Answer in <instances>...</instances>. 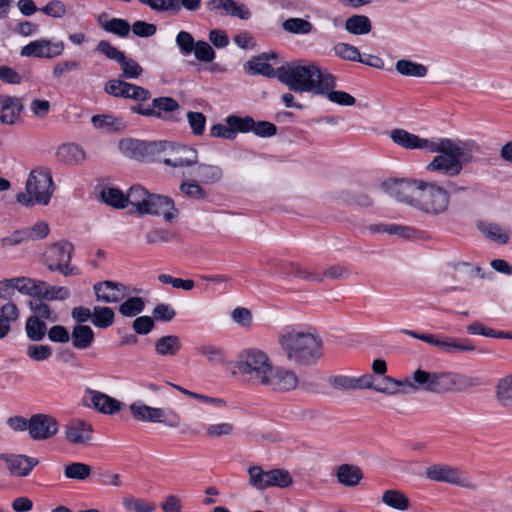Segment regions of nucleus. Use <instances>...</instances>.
I'll return each instance as SVG.
<instances>
[{"instance_id":"nucleus-56","label":"nucleus","mask_w":512,"mask_h":512,"mask_svg":"<svg viewBox=\"0 0 512 512\" xmlns=\"http://www.w3.org/2000/svg\"><path fill=\"white\" fill-rule=\"evenodd\" d=\"M227 125L215 124L210 129V135L216 138L234 140L239 130L226 120Z\"/></svg>"},{"instance_id":"nucleus-35","label":"nucleus","mask_w":512,"mask_h":512,"mask_svg":"<svg viewBox=\"0 0 512 512\" xmlns=\"http://www.w3.org/2000/svg\"><path fill=\"white\" fill-rule=\"evenodd\" d=\"M150 193L142 186H132L126 195L127 204L130 203L137 212L143 215V208L147 205Z\"/></svg>"},{"instance_id":"nucleus-59","label":"nucleus","mask_w":512,"mask_h":512,"mask_svg":"<svg viewBox=\"0 0 512 512\" xmlns=\"http://www.w3.org/2000/svg\"><path fill=\"white\" fill-rule=\"evenodd\" d=\"M251 74H260L269 78L277 76V70L268 64L262 58L255 59L249 62Z\"/></svg>"},{"instance_id":"nucleus-32","label":"nucleus","mask_w":512,"mask_h":512,"mask_svg":"<svg viewBox=\"0 0 512 512\" xmlns=\"http://www.w3.org/2000/svg\"><path fill=\"white\" fill-rule=\"evenodd\" d=\"M14 282L16 291L19 293L32 296L34 298H40L42 287H44V281L21 276L14 277Z\"/></svg>"},{"instance_id":"nucleus-38","label":"nucleus","mask_w":512,"mask_h":512,"mask_svg":"<svg viewBox=\"0 0 512 512\" xmlns=\"http://www.w3.org/2000/svg\"><path fill=\"white\" fill-rule=\"evenodd\" d=\"M282 28L291 34L306 35L312 32L313 25L306 19L292 17L283 21Z\"/></svg>"},{"instance_id":"nucleus-50","label":"nucleus","mask_w":512,"mask_h":512,"mask_svg":"<svg viewBox=\"0 0 512 512\" xmlns=\"http://www.w3.org/2000/svg\"><path fill=\"white\" fill-rule=\"evenodd\" d=\"M123 506L129 511L135 512H153L156 509L154 503L146 502L142 499L133 496H126L123 498Z\"/></svg>"},{"instance_id":"nucleus-60","label":"nucleus","mask_w":512,"mask_h":512,"mask_svg":"<svg viewBox=\"0 0 512 512\" xmlns=\"http://www.w3.org/2000/svg\"><path fill=\"white\" fill-rule=\"evenodd\" d=\"M197 60L202 62H211L215 58V52L206 41H197L193 49Z\"/></svg>"},{"instance_id":"nucleus-15","label":"nucleus","mask_w":512,"mask_h":512,"mask_svg":"<svg viewBox=\"0 0 512 512\" xmlns=\"http://www.w3.org/2000/svg\"><path fill=\"white\" fill-rule=\"evenodd\" d=\"M227 121L235 126L240 133L253 132L259 137H271L274 136L277 132V127L273 123L268 121L256 122L250 116L241 118L235 115H231L227 117Z\"/></svg>"},{"instance_id":"nucleus-11","label":"nucleus","mask_w":512,"mask_h":512,"mask_svg":"<svg viewBox=\"0 0 512 512\" xmlns=\"http://www.w3.org/2000/svg\"><path fill=\"white\" fill-rule=\"evenodd\" d=\"M73 245L67 241L53 244L45 255V263L50 271H59L64 276L78 275L79 270L70 266Z\"/></svg>"},{"instance_id":"nucleus-36","label":"nucleus","mask_w":512,"mask_h":512,"mask_svg":"<svg viewBox=\"0 0 512 512\" xmlns=\"http://www.w3.org/2000/svg\"><path fill=\"white\" fill-rule=\"evenodd\" d=\"M45 300L46 299L42 298H34L29 301V308L33 312V316H38V318L42 320L57 322L58 315L50 308Z\"/></svg>"},{"instance_id":"nucleus-9","label":"nucleus","mask_w":512,"mask_h":512,"mask_svg":"<svg viewBox=\"0 0 512 512\" xmlns=\"http://www.w3.org/2000/svg\"><path fill=\"white\" fill-rule=\"evenodd\" d=\"M129 410L134 420L144 423H160L168 427H177L180 417L173 411L146 405L142 401H135L129 405Z\"/></svg>"},{"instance_id":"nucleus-30","label":"nucleus","mask_w":512,"mask_h":512,"mask_svg":"<svg viewBox=\"0 0 512 512\" xmlns=\"http://www.w3.org/2000/svg\"><path fill=\"white\" fill-rule=\"evenodd\" d=\"M382 503L394 510L404 512L410 507L408 496L398 489L385 490L381 497Z\"/></svg>"},{"instance_id":"nucleus-58","label":"nucleus","mask_w":512,"mask_h":512,"mask_svg":"<svg viewBox=\"0 0 512 512\" xmlns=\"http://www.w3.org/2000/svg\"><path fill=\"white\" fill-rule=\"evenodd\" d=\"M128 82L120 79H112L105 83L104 91L114 97L126 98Z\"/></svg>"},{"instance_id":"nucleus-42","label":"nucleus","mask_w":512,"mask_h":512,"mask_svg":"<svg viewBox=\"0 0 512 512\" xmlns=\"http://www.w3.org/2000/svg\"><path fill=\"white\" fill-rule=\"evenodd\" d=\"M101 199L108 205L115 208H125L127 206V199L124 193L113 187H106L101 191Z\"/></svg>"},{"instance_id":"nucleus-46","label":"nucleus","mask_w":512,"mask_h":512,"mask_svg":"<svg viewBox=\"0 0 512 512\" xmlns=\"http://www.w3.org/2000/svg\"><path fill=\"white\" fill-rule=\"evenodd\" d=\"M119 147L126 156L134 159H140L146 150V145L144 142L133 139L121 140Z\"/></svg>"},{"instance_id":"nucleus-57","label":"nucleus","mask_w":512,"mask_h":512,"mask_svg":"<svg viewBox=\"0 0 512 512\" xmlns=\"http://www.w3.org/2000/svg\"><path fill=\"white\" fill-rule=\"evenodd\" d=\"M335 54L345 60L357 61L360 60V52L357 47L347 44L338 43L334 46Z\"/></svg>"},{"instance_id":"nucleus-19","label":"nucleus","mask_w":512,"mask_h":512,"mask_svg":"<svg viewBox=\"0 0 512 512\" xmlns=\"http://www.w3.org/2000/svg\"><path fill=\"white\" fill-rule=\"evenodd\" d=\"M144 214L163 216L166 221L170 222L176 218L178 210L175 208L174 201L171 198L150 194L147 205L143 208Z\"/></svg>"},{"instance_id":"nucleus-63","label":"nucleus","mask_w":512,"mask_h":512,"mask_svg":"<svg viewBox=\"0 0 512 512\" xmlns=\"http://www.w3.org/2000/svg\"><path fill=\"white\" fill-rule=\"evenodd\" d=\"M198 354L204 356L210 362L223 360V351L215 345H201L196 348Z\"/></svg>"},{"instance_id":"nucleus-45","label":"nucleus","mask_w":512,"mask_h":512,"mask_svg":"<svg viewBox=\"0 0 512 512\" xmlns=\"http://www.w3.org/2000/svg\"><path fill=\"white\" fill-rule=\"evenodd\" d=\"M234 432L235 425L228 421L210 424L205 429L206 436L211 439L229 437L232 436Z\"/></svg>"},{"instance_id":"nucleus-48","label":"nucleus","mask_w":512,"mask_h":512,"mask_svg":"<svg viewBox=\"0 0 512 512\" xmlns=\"http://www.w3.org/2000/svg\"><path fill=\"white\" fill-rule=\"evenodd\" d=\"M71 292L67 287L64 286H51L44 281V287H42L40 298L49 301L53 300H66L70 297Z\"/></svg>"},{"instance_id":"nucleus-2","label":"nucleus","mask_w":512,"mask_h":512,"mask_svg":"<svg viewBox=\"0 0 512 512\" xmlns=\"http://www.w3.org/2000/svg\"><path fill=\"white\" fill-rule=\"evenodd\" d=\"M381 188L397 202L429 216L443 215L450 206V193L435 181L389 178L381 183Z\"/></svg>"},{"instance_id":"nucleus-33","label":"nucleus","mask_w":512,"mask_h":512,"mask_svg":"<svg viewBox=\"0 0 512 512\" xmlns=\"http://www.w3.org/2000/svg\"><path fill=\"white\" fill-rule=\"evenodd\" d=\"M25 332L31 341L39 342L44 339L47 333V325L38 316L31 315L26 320Z\"/></svg>"},{"instance_id":"nucleus-10","label":"nucleus","mask_w":512,"mask_h":512,"mask_svg":"<svg viewBox=\"0 0 512 512\" xmlns=\"http://www.w3.org/2000/svg\"><path fill=\"white\" fill-rule=\"evenodd\" d=\"M179 110V103L174 98L169 96L154 98L152 100L151 106L139 104L131 107V111L138 115L172 122L180 121V118L175 114Z\"/></svg>"},{"instance_id":"nucleus-52","label":"nucleus","mask_w":512,"mask_h":512,"mask_svg":"<svg viewBox=\"0 0 512 512\" xmlns=\"http://www.w3.org/2000/svg\"><path fill=\"white\" fill-rule=\"evenodd\" d=\"M27 241L44 239L50 231L46 221H38L33 226L23 229Z\"/></svg>"},{"instance_id":"nucleus-47","label":"nucleus","mask_w":512,"mask_h":512,"mask_svg":"<svg viewBox=\"0 0 512 512\" xmlns=\"http://www.w3.org/2000/svg\"><path fill=\"white\" fill-rule=\"evenodd\" d=\"M138 2L157 13L177 12L180 10L177 0H138Z\"/></svg>"},{"instance_id":"nucleus-7","label":"nucleus","mask_w":512,"mask_h":512,"mask_svg":"<svg viewBox=\"0 0 512 512\" xmlns=\"http://www.w3.org/2000/svg\"><path fill=\"white\" fill-rule=\"evenodd\" d=\"M54 190L51 171L45 167H36L27 177L25 191L16 194V201L24 207L46 206Z\"/></svg>"},{"instance_id":"nucleus-3","label":"nucleus","mask_w":512,"mask_h":512,"mask_svg":"<svg viewBox=\"0 0 512 512\" xmlns=\"http://www.w3.org/2000/svg\"><path fill=\"white\" fill-rule=\"evenodd\" d=\"M235 368L246 382L271 391L288 392L299 385L295 371L274 366L268 354L258 348L244 349L236 361Z\"/></svg>"},{"instance_id":"nucleus-18","label":"nucleus","mask_w":512,"mask_h":512,"mask_svg":"<svg viewBox=\"0 0 512 512\" xmlns=\"http://www.w3.org/2000/svg\"><path fill=\"white\" fill-rule=\"evenodd\" d=\"M29 435L33 440H46L58 432V422L52 416L36 414L30 418Z\"/></svg>"},{"instance_id":"nucleus-62","label":"nucleus","mask_w":512,"mask_h":512,"mask_svg":"<svg viewBox=\"0 0 512 512\" xmlns=\"http://www.w3.org/2000/svg\"><path fill=\"white\" fill-rule=\"evenodd\" d=\"M30 112L35 118L44 119L51 110V103L45 99H33L29 106Z\"/></svg>"},{"instance_id":"nucleus-4","label":"nucleus","mask_w":512,"mask_h":512,"mask_svg":"<svg viewBox=\"0 0 512 512\" xmlns=\"http://www.w3.org/2000/svg\"><path fill=\"white\" fill-rule=\"evenodd\" d=\"M278 344L287 361L295 367H309L323 356V341L319 334L286 328L278 335Z\"/></svg>"},{"instance_id":"nucleus-5","label":"nucleus","mask_w":512,"mask_h":512,"mask_svg":"<svg viewBox=\"0 0 512 512\" xmlns=\"http://www.w3.org/2000/svg\"><path fill=\"white\" fill-rule=\"evenodd\" d=\"M408 384V387L414 391L424 390L443 394L472 389L480 386L481 380L477 377L453 372H429L419 368L412 373V381L408 380Z\"/></svg>"},{"instance_id":"nucleus-37","label":"nucleus","mask_w":512,"mask_h":512,"mask_svg":"<svg viewBox=\"0 0 512 512\" xmlns=\"http://www.w3.org/2000/svg\"><path fill=\"white\" fill-rule=\"evenodd\" d=\"M408 385V379L398 380L390 376H384L382 379V383L376 385V387H374V390L378 393L393 396L398 393H401V388L408 387Z\"/></svg>"},{"instance_id":"nucleus-34","label":"nucleus","mask_w":512,"mask_h":512,"mask_svg":"<svg viewBox=\"0 0 512 512\" xmlns=\"http://www.w3.org/2000/svg\"><path fill=\"white\" fill-rule=\"evenodd\" d=\"M345 29L354 35H364L371 31L372 24L366 15H353L346 19Z\"/></svg>"},{"instance_id":"nucleus-39","label":"nucleus","mask_w":512,"mask_h":512,"mask_svg":"<svg viewBox=\"0 0 512 512\" xmlns=\"http://www.w3.org/2000/svg\"><path fill=\"white\" fill-rule=\"evenodd\" d=\"M114 311L107 306H95L93 308L92 323L98 328H107L114 323Z\"/></svg>"},{"instance_id":"nucleus-8","label":"nucleus","mask_w":512,"mask_h":512,"mask_svg":"<svg viewBox=\"0 0 512 512\" xmlns=\"http://www.w3.org/2000/svg\"><path fill=\"white\" fill-rule=\"evenodd\" d=\"M249 484L257 490H265L269 487L287 488L293 480L287 470L275 468L264 471L260 466L254 465L248 468Z\"/></svg>"},{"instance_id":"nucleus-14","label":"nucleus","mask_w":512,"mask_h":512,"mask_svg":"<svg viewBox=\"0 0 512 512\" xmlns=\"http://www.w3.org/2000/svg\"><path fill=\"white\" fill-rule=\"evenodd\" d=\"M93 426L82 419H72L64 428V439L74 446H87L93 438Z\"/></svg>"},{"instance_id":"nucleus-23","label":"nucleus","mask_w":512,"mask_h":512,"mask_svg":"<svg viewBox=\"0 0 512 512\" xmlns=\"http://www.w3.org/2000/svg\"><path fill=\"white\" fill-rule=\"evenodd\" d=\"M323 85L319 90L320 95H326L328 100L340 106H353L356 99L347 92L334 90L336 78L330 73L326 75Z\"/></svg>"},{"instance_id":"nucleus-43","label":"nucleus","mask_w":512,"mask_h":512,"mask_svg":"<svg viewBox=\"0 0 512 512\" xmlns=\"http://www.w3.org/2000/svg\"><path fill=\"white\" fill-rule=\"evenodd\" d=\"M145 302L141 297H128L119 306V313L124 317H134L143 312Z\"/></svg>"},{"instance_id":"nucleus-26","label":"nucleus","mask_w":512,"mask_h":512,"mask_svg":"<svg viewBox=\"0 0 512 512\" xmlns=\"http://www.w3.org/2000/svg\"><path fill=\"white\" fill-rule=\"evenodd\" d=\"M337 481L345 487L357 486L363 478L362 470L353 464H341L336 469Z\"/></svg>"},{"instance_id":"nucleus-40","label":"nucleus","mask_w":512,"mask_h":512,"mask_svg":"<svg viewBox=\"0 0 512 512\" xmlns=\"http://www.w3.org/2000/svg\"><path fill=\"white\" fill-rule=\"evenodd\" d=\"M91 122L96 129L105 130L107 132L121 130L124 125L119 118L112 115H94Z\"/></svg>"},{"instance_id":"nucleus-17","label":"nucleus","mask_w":512,"mask_h":512,"mask_svg":"<svg viewBox=\"0 0 512 512\" xmlns=\"http://www.w3.org/2000/svg\"><path fill=\"white\" fill-rule=\"evenodd\" d=\"M93 290L96 299L107 304L118 303L130 294L128 286L110 280L96 283Z\"/></svg>"},{"instance_id":"nucleus-51","label":"nucleus","mask_w":512,"mask_h":512,"mask_svg":"<svg viewBox=\"0 0 512 512\" xmlns=\"http://www.w3.org/2000/svg\"><path fill=\"white\" fill-rule=\"evenodd\" d=\"M118 63L121 66L122 77L126 79H136L142 72V67L133 59L127 58L123 55V59H120Z\"/></svg>"},{"instance_id":"nucleus-22","label":"nucleus","mask_w":512,"mask_h":512,"mask_svg":"<svg viewBox=\"0 0 512 512\" xmlns=\"http://www.w3.org/2000/svg\"><path fill=\"white\" fill-rule=\"evenodd\" d=\"M87 394L90 396V404H87L88 406L95 409L97 412L105 415H113L117 412H119L122 408V403L97 390L88 389Z\"/></svg>"},{"instance_id":"nucleus-28","label":"nucleus","mask_w":512,"mask_h":512,"mask_svg":"<svg viewBox=\"0 0 512 512\" xmlns=\"http://www.w3.org/2000/svg\"><path fill=\"white\" fill-rule=\"evenodd\" d=\"M72 345L77 350L89 349L95 339L92 328L88 325H76L71 332Z\"/></svg>"},{"instance_id":"nucleus-12","label":"nucleus","mask_w":512,"mask_h":512,"mask_svg":"<svg viewBox=\"0 0 512 512\" xmlns=\"http://www.w3.org/2000/svg\"><path fill=\"white\" fill-rule=\"evenodd\" d=\"M425 474L432 481L446 482L469 490L477 489V485L466 472L453 466L444 464L431 465L426 469Z\"/></svg>"},{"instance_id":"nucleus-25","label":"nucleus","mask_w":512,"mask_h":512,"mask_svg":"<svg viewBox=\"0 0 512 512\" xmlns=\"http://www.w3.org/2000/svg\"><path fill=\"white\" fill-rule=\"evenodd\" d=\"M56 156L64 164L77 166L86 159V153L82 147L74 143H65L58 147Z\"/></svg>"},{"instance_id":"nucleus-27","label":"nucleus","mask_w":512,"mask_h":512,"mask_svg":"<svg viewBox=\"0 0 512 512\" xmlns=\"http://www.w3.org/2000/svg\"><path fill=\"white\" fill-rule=\"evenodd\" d=\"M20 317V311L17 305L8 301L0 309V339L5 338L10 330L11 324L16 322Z\"/></svg>"},{"instance_id":"nucleus-64","label":"nucleus","mask_w":512,"mask_h":512,"mask_svg":"<svg viewBox=\"0 0 512 512\" xmlns=\"http://www.w3.org/2000/svg\"><path fill=\"white\" fill-rule=\"evenodd\" d=\"M179 188L180 191L189 198L200 200L206 197L205 190L197 183L183 182Z\"/></svg>"},{"instance_id":"nucleus-20","label":"nucleus","mask_w":512,"mask_h":512,"mask_svg":"<svg viewBox=\"0 0 512 512\" xmlns=\"http://www.w3.org/2000/svg\"><path fill=\"white\" fill-rule=\"evenodd\" d=\"M0 460L7 464L9 472L18 477H25L38 465L37 458L26 455L0 454Z\"/></svg>"},{"instance_id":"nucleus-41","label":"nucleus","mask_w":512,"mask_h":512,"mask_svg":"<svg viewBox=\"0 0 512 512\" xmlns=\"http://www.w3.org/2000/svg\"><path fill=\"white\" fill-rule=\"evenodd\" d=\"M197 176L200 182L204 184H213L222 178L223 172L219 166L201 164L197 168Z\"/></svg>"},{"instance_id":"nucleus-21","label":"nucleus","mask_w":512,"mask_h":512,"mask_svg":"<svg viewBox=\"0 0 512 512\" xmlns=\"http://www.w3.org/2000/svg\"><path fill=\"white\" fill-rule=\"evenodd\" d=\"M23 108L21 97L0 95V122L5 125H14L19 120Z\"/></svg>"},{"instance_id":"nucleus-55","label":"nucleus","mask_w":512,"mask_h":512,"mask_svg":"<svg viewBox=\"0 0 512 512\" xmlns=\"http://www.w3.org/2000/svg\"><path fill=\"white\" fill-rule=\"evenodd\" d=\"M481 231L487 238L500 244H506L509 240L508 232L496 224H487L481 227Z\"/></svg>"},{"instance_id":"nucleus-31","label":"nucleus","mask_w":512,"mask_h":512,"mask_svg":"<svg viewBox=\"0 0 512 512\" xmlns=\"http://www.w3.org/2000/svg\"><path fill=\"white\" fill-rule=\"evenodd\" d=\"M155 351L160 356H175L181 349V340L177 335L162 336L155 341Z\"/></svg>"},{"instance_id":"nucleus-1","label":"nucleus","mask_w":512,"mask_h":512,"mask_svg":"<svg viewBox=\"0 0 512 512\" xmlns=\"http://www.w3.org/2000/svg\"><path fill=\"white\" fill-rule=\"evenodd\" d=\"M391 139L406 149H427L431 153H437L427 164L426 170L448 178L459 176L464 166L472 162L473 152L478 148L472 141L449 138L428 140L403 129L391 131Z\"/></svg>"},{"instance_id":"nucleus-29","label":"nucleus","mask_w":512,"mask_h":512,"mask_svg":"<svg viewBox=\"0 0 512 512\" xmlns=\"http://www.w3.org/2000/svg\"><path fill=\"white\" fill-rule=\"evenodd\" d=\"M495 398L502 408L512 411V374L498 380L495 386Z\"/></svg>"},{"instance_id":"nucleus-49","label":"nucleus","mask_w":512,"mask_h":512,"mask_svg":"<svg viewBox=\"0 0 512 512\" xmlns=\"http://www.w3.org/2000/svg\"><path fill=\"white\" fill-rule=\"evenodd\" d=\"M176 388L182 394H184L186 396H189V397H191V398H193V399L197 400L198 402L203 403L205 405H211V406H214V407L220 408V409L227 407V402L223 398L209 397V396H206V395H203V394L192 392L190 390H187V389L179 387V386H177Z\"/></svg>"},{"instance_id":"nucleus-44","label":"nucleus","mask_w":512,"mask_h":512,"mask_svg":"<svg viewBox=\"0 0 512 512\" xmlns=\"http://www.w3.org/2000/svg\"><path fill=\"white\" fill-rule=\"evenodd\" d=\"M395 69L405 76L424 77L427 73V68L424 65L404 59L396 62Z\"/></svg>"},{"instance_id":"nucleus-6","label":"nucleus","mask_w":512,"mask_h":512,"mask_svg":"<svg viewBox=\"0 0 512 512\" xmlns=\"http://www.w3.org/2000/svg\"><path fill=\"white\" fill-rule=\"evenodd\" d=\"M330 73L316 63H286L277 68L278 79L296 92H313L319 94L324 78Z\"/></svg>"},{"instance_id":"nucleus-16","label":"nucleus","mask_w":512,"mask_h":512,"mask_svg":"<svg viewBox=\"0 0 512 512\" xmlns=\"http://www.w3.org/2000/svg\"><path fill=\"white\" fill-rule=\"evenodd\" d=\"M162 161L174 168L189 167L198 162V153L192 147L170 144Z\"/></svg>"},{"instance_id":"nucleus-13","label":"nucleus","mask_w":512,"mask_h":512,"mask_svg":"<svg viewBox=\"0 0 512 512\" xmlns=\"http://www.w3.org/2000/svg\"><path fill=\"white\" fill-rule=\"evenodd\" d=\"M65 45L63 41H52L48 38H40L31 41L20 50L22 57H35L53 59L63 54Z\"/></svg>"},{"instance_id":"nucleus-61","label":"nucleus","mask_w":512,"mask_h":512,"mask_svg":"<svg viewBox=\"0 0 512 512\" xmlns=\"http://www.w3.org/2000/svg\"><path fill=\"white\" fill-rule=\"evenodd\" d=\"M187 120L194 135L200 136L205 130L206 117L201 112L187 113Z\"/></svg>"},{"instance_id":"nucleus-53","label":"nucleus","mask_w":512,"mask_h":512,"mask_svg":"<svg viewBox=\"0 0 512 512\" xmlns=\"http://www.w3.org/2000/svg\"><path fill=\"white\" fill-rule=\"evenodd\" d=\"M101 27L110 33L116 34L120 37H126L130 31V25L128 21L120 18H113L105 23L101 24Z\"/></svg>"},{"instance_id":"nucleus-24","label":"nucleus","mask_w":512,"mask_h":512,"mask_svg":"<svg viewBox=\"0 0 512 512\" xmlns=\"http://www.w3.org/2000/svg\"><path fill=\"white\" fill-rule=\"evenodd\" d=\"M209 11H223L229 16L248 20L251 16L250 10L244 4H238L234 0H209L206 2Z\"/></svg>"},{"instance_id":"nucleus-54","label":"nucleus","mask_w":512,"mask_h":512,"mask_svg":"<svg viewBox=\"0 0 512 512\" xmlns=\"http://www.w3.org/2000/svg\"><path fill=\"white\" fill-rule=\"evenodd\" d=\"M91 474L88 464L74 462L65 467V476L69 479L84 480Z\"/></svg>"}]
</instances>
